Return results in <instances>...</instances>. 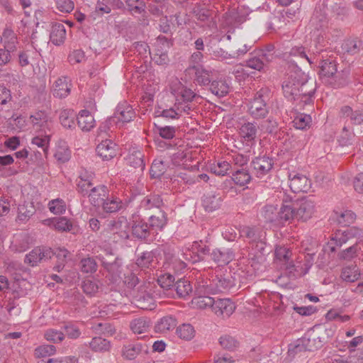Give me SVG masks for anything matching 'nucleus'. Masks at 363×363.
I'll return each instance as SVG.
<instances>
[{
  "label": "nucleus",
  "mask_w": 363,
  "mask_h": 363,
  "mask_svg": "<svg viewBox=\"0 0 363 363\" xmlns=\"http://www.w3.org/2000/svg\"><path fill=\"white\" fill-rule=\"evenodd\" d=\"M235 282L229 272L221 269L215 271V275L204 284L200 285L204 292L217 294L223 292L234 286Z\"/></svg>",
  "instance_id": "7ed1b4c3"
},
{
  "label": "nucleus",
  "mask_w": 363,
  "mask_h": 363,
  "mask_svg": "<svg viewBox=\"0 0 363 363\" xmlns=\"http://www.w3.org/2000/svg\"><path fill=\"white\" fill-rule=\"evenodd\" d=\"M241 235L249 239L250 242L260 244V249L264 248L266 232L259 228L245 226L240 230Z\"/></svg>",
  "instance_id": "f3484780"
},
{
  "label": "nucleus",
  "mask_w": 363,
  "mask_h": 363,
  "mask_svg": "<svg viewBox=\"0 0 363 363\" xmlns=\"http://www.w3.org/2000/svg\"><path fill=\"white\" fill-rule=\"evenodd\" d=\"M60 122L61 125L67 129H72L75 127L76 113L72 109H63L60 111Z\"/></svg>",
  "instance_id": "58836bf2"
},
{
  "label": "nucleus",
  "mask_w": 363,
  "mask_h": 363,
  "mask_svg": "<svg viewBox=\"0 0 363 363\" xmlns=\"http://www.w3.org/2000/svg\"><path fill=\"white\" fill-rule=\"evenodd\" d=\"M274 57L272 54H267L264 50H261L251 55L246 61V66L260 72L264 69L267 64L274 60Z\"/></svg>",
  "instance_id": "4468645a"
},
{
  "label": "nucleus",
  "mask_w": 363,
  "mask_h": 363,
  "mask_svg": "<svg viewBox=\"0 0 363 363\" xmlns=\"http://www.w3.org/2000/svg\"><path fill=\"white\" fill-rule=\"evenodd\" d=\"M33 130L38 133H48L52 128V121L49 115L44 111L33 113L28 120Z\"/></svg>",
  "instance_id": "1a4fd4ad"
},
{
  "label": "nucleus",
  "mask_w": 363,
  "mask_h": 363,
  "mask_svg": "<svg viewBox=\"0 0 363 363\" xmlns=\"http://www.w3.org/2000/svg\"><path fill=\"white\" fill-rule=\"evenodd\" d=\"M274 165L272 159L268 157H257L255 158L251 166L255 175L259 179H262L271 172Z\"/></svg>",
  "instance_id": "f8f14e48"
},
{
  "label": "nucleus",
  "mask_w": 363,
  "mask_h": 363,
  "mask_svg": "<svg viewBox=\"0 0 363 363\" xmlns=\"http://www.w3.org/2000/svg\"><path fill=\"white\" fill-rule=\"evenodd\" d=\"M211 257L219 265H225L234 259L235 255L231 249L220 247L213 250L211 253Z\"/></svg>",
  "instance_id": "412c9836"
},
{
  "label": "nucleus",
  "mask_w": 363,
  "mask_h": 363,
  "mask_svg": "<svg viewBox=\"0 0 363 363\" xmlns=\"http://www.w3.org/2000/svg\"><path fill=\"white\" fill-rule=\"evenodd\" d=\"M66 38V29L61 23H55L52 25L50 39L55 45H60L65 42Z\"/></svg>",
  "instance_id": "f704fd0d"
},
{
  "label": "nucleus",
  "mask_w": 363,
  "mask_h": 363,
  "mask_svg": "<svg viewBox=\"0 0 363 363\" xmlns=\"http://www.w3.org/2000/svg\"><path fill=\"white\" fill-rule=\"evenodd\" d=\"M162 204V199L157 194L147 196L141 201V206L146 209L160 208Z\"/></svg>",
  "instance_id": "603ef678"
},
{
  "label": "nucleus",
  "mask_w": 363,
  "mask_h": 363,
  "mask_svg": "<svg viewBox=\"0 0 363 363\" xmlns=\"http://www.w3.org/2000/svg\"><path fill=\"white\" fill-rule=\"evenodd\" d=\"M210 249L201 240L187 244L183 250V257L190 262L196 263L204 259Z\"/></svg>",
  "instance_id": "6e6552de"
},
{
  "label": "nucleus",
  "mask_w": 363,
  "mask_h": 363,
  "mask_svg": "<svg viewBox=\"0 0 363 363\" xmlns=\"http://www.w3.org/2000/svg\"><path fill=\"white\" fill-rule=\"evenodd\" d=\"M103 210L106 213H115L119 211L122 207L121 200L116 197H111L108 196L101 203Z\"/></svg>",
  "instance_id": "79ce46f5"
},
{
  "label": "nucleus",
  "mask_w": 363,
  "mask_h": 363,
  "mask_svg": "<svg viewBox=\"0 0 363 363\" xmlns=\"http://www.w3.org/2000/svg\"><path fill=\"white\" fill-rule=\"evenodd\" d=\"M355 214L350 210L335 212V218L339 224L346 226L352 223L355 220Z\"/></svg>",
  "instance_id": "8fccbe9b"
},
{
  "label": "nucleus",
  "mask_w": 363,
  "mask_h": 363,
  "mask_svg": "<svg viewBox=\"0 0 363 363\" xmlns=\"http://www.w3.org/2000/svg\"><path fill=\"white\" fill-rule=\"evenodd\" d=\"M71 87L70 79L67 77H60L53 84V96L58 98H65L69 94Z\"/></svg>",
  "instance_id": "4be33fe9"
},
{
  "label": "nucleus",
  "mask_w": 363,
  "mask_h": 363,
  "mask_svg": "<svg viewBox=\"0 0 363 363\" xmlns=\"http://www.w3.org/2000/svg\"><path fill=\"white\" fill-rule=\"evenodd\" d=\"M319 67V76L323 84L336 89L347 83L348 73H337V65L333 60H323L320 62Z\"/></svg>",
  "instance_id": "f03ea898"
},
{
  "label": "nucleus",
  "mask_w": 363,
  "mask_h": 363,
  "mask_svg": "<svg viewBox=\"0 0 363 363\" xmlns=\"http://www.w3.org/2000/svg\"><path fill=\"white\" fill-rule=\"evenodd\" d=\"M49 143L50 136L47 133H39L31 140V144L41 148L45 155L48 153Z\"/></svg>",
  "instance_id": "864d4df0"
},
{
  "label": "nucleus",
  "mask_w": 363,
  "mask_h": 363,
  "mask_svg": "<svg viewBox=\"0 0 363 363\" xmlns=\"http://www.w3.org/2000/svg\"><path fill=\"white\" fill-rule=\"evenodd\" d=\"M214 299V298L208 296H199L193 298L192 303L201 309H206L207 308L212 309Z\"/></svg>",
  "instance_id": "4d7b16f0"
},
{
  "label": "nucleus",
  "mask_w": 363,
  "mask_h": 363,
  "mask_svg": "<svg viewBox=\"0 0 363 363\" xmlns=\"http://www.w3.org/2000/svg\"><path fill=\"white\" fill-rule=\"evenodd\" d=\"M133 235L140 240H149L151 235H153L148 223L140 220L139 218L133 220L132 225Z\"/></svg>",
  "instance_id": "6ab92c4d"
},
{
  "label": "nucleus",
  "mask_w": 363,
  "mask_h": 363,
  "mask_svg": "<svg viewBox=\"0 0 363 363\" xmlns=\"http://www.w3.org/2000/svg\"><path fill=\"white\" fill-rule=\"evenodd\" d=\"M177 294L179 297L185 298L192 291V286L190 281L186 279L178 280L174 285Z\"/></svg>",
  "instance_id": "a18cd8bd"
},
{
  "label": "nucleus",
  "mask_w": 363,
  "mask_h": 363,
  "mask_svg": "<svg viewBox=\"0 0 363 363\" xmlns=\"http://www.w3.org/2000/svg\"><path fill=\"white\" fill-rule=\"evenodd\" d=\"M4 47L12 52L15 51L18 44V38L15 32L9 27L6 26L1 36Z\"/></svg>",
  "instance_id": "473e14b6"
},
{
  "label": "nucleus",
  "mask_w": 363,
  "mask_h": 363,
  "mask_svg": "<svg viewBox=\"0 0 363 363\" xmlns=\"http://www.w3.org/2000/svg\"><path fill=\"white\" fill-rule=\"evenodd\" d=\"M347 240V238L343 233H337L328 242L327 247L330 252H334L336 250V247H341L343 244L346 243Z\"/></svg>",
  "instance_id": "052dcab7"
},
{
  "label": "nucleus",
  "mask_w": 363,
  "mask_h": 363,
  "mask_svg": "<svg viewBox=\"0 0 363 363\" xmlns=\"http://www.w3.org/2000/svg\"><path fill=\"white\" fill-rule=\"evenodd\" d=\"M99 257L101 261L103 267L109 274L113 277H120L122 272V262L121 259L115 257L111 260L110 259L101 257V255H99Z\"/></svg>",
  "instance_id": "c85d7f7f"
},
{
  "label": "nucleus",
  "mask_w": 363,
  "mask_h": 363,
  "mask_svg": "<svg viewBox=\"0 0 363 363\" xmlns=\"http://www.w3.org/2000/svg\"><path fill=\"white\" fill-rule=\"evenodd\" d=\"M209 85L210 90L212 94L218 97H223L226 96L230 90V86L228 82L222 79L213 80Z\"/></svg>",
  "instance_id": "e433bc0d"
},
{
  "label": "nucleus",
  "mask_w": 363,
  "mask_h": 363,
  "mask_svg": "<svg viewBox=\"0 0 363 363\" xmlns=\"http://www.w3.org/2000/svg\"><path fill=\"white\" fill-rule=\"evenodd\" d=\"M360 271L356 265L345 267L342 269L340 278L346 282H354L360 278Z\"/></svg>",
  "instance_id": "4c0bfd02"
},
{
  "label": "nucleus",
  "mask_w": 363,
  "mask_h": 363,
  "mask_svg": "<svg viewBox=\"0 0 363 363\" xmlns=\"http://www.w3.org/2000/svg\"><path fill=\"white\" fill-rule=\"evenodd\" d=\"M269 91L267 89H261L255 94L253 99L247 104V112L255 119L265 118L269 113L267 101Z\"/></svg>",
  "instance_id": "20e7f679"
},
{
  "label": "nucleus",
  "mask_w": 363,
  "mask_h": 363,
  "mask_svg": "<svg viewBox=\"0 0 363 363\" xmlns=\"http://www.w3.org/2000/svg\"><path fill=\"white\" fill-rule=\"evenodd\" d=\"M45 221L48 225L58 231H70L72 228V223L66 217L55 218Z\"/></svg>",
  "instance_id": "ea45409f"
},
{
  "label": "nucleus",
  "mask_w": 363,
  "mask_h": 363,
  "mask_svg": "<svg viewBox=\"0 0 363 363\" xmlns=\"http://www.w3.org/2000/svg\"><path fill=\"white\" fill-rule=\"evenodd\" d=\"M52 255L53 252L50 249L35 247L26 255L25 262L34 267L41 261L50 259Z\"/></svg>",
  "instance_id": "dca6fc26"
},
{
  "label": "nucleus",
  "mask_w": 363,
  "mask_h": 363,
  "mask_svg": "<svg viewBox=\"0 0 363 363\" xmlns=\"http://www.w3.org/2000/svg\"><path fill=\"white\" fill-rule=\"evenodd\" d=\"M340 114L342 118H348L353 125L363 123V111L359 109L354 110L349 106H345L341 108Z\"/></svg>",
  "instance_id": "c756f323"
},
{
  "label": "nucleus",
  "mask_w": 363,
  "mask_h": 363,
  "mask_svg": "<svg viewBox=\"0 0 363 363\" xmlns=\"http://www.w3.org/2000/svg\"><path fill=\"white\" fill-rule=\"evenodd\" d=\"M44 337L48 342L59 343L65 339V335L60 330L50 328L45 331Z\"/></svg>",
  "instance_id": "bf43d9fd"
},
{
  "label": "nucleus",
  "mask_w": 363,
  "mask_h": 363,
  "mask_svg": "<svg viewBox=\"0 0 363 363\" xmlns=\"http://www.w3.org/2000/svg\"><path fill=\"white\" fill-rule=\"evenodd\" d=\"M90 203L94 206H100L103 201L108 196V189L105 185H99L91 188L86 195Z\"/></svg>",
  "instance_id": "a878e982"
},
{
  "label": "nucleus",
  "mask_w": 363,
  "mask_h": 363,
  "mask_svg": "<svg viewBox=\"0 0 363 363\" xmlns=\"http://www.w3.org/2000/svg\"><path fill=\"white\" fill-rule=\"evenodd\" d=\"M176 326V320L172 316L163 317L155 325V330L159 333H166Z\"/></svg>",
  "instance_id": "de8ad7c7"
},
{
  "label": "nucleus",
  "mask_w": 363,
  "mask_h": 363,
  "mask_svg": "<svg viewBox=\"0 0 363 363\" xmlns=\"http://www.w3.org/2000/svg\"><path fill=\"white\" fill-rule=\"evenodd\" d=\"M189 69L194 70L195 81L198 84L201 86L210 84L212 71L206 69L203 66L199 65H194Z\"/></svg>",
  "instance_id": "7c9ffc66"
},
{
  "label": "nucleus",
  "mask_w": 363,
  "mask_h": 363,
  "mask_svg": "<svg viewBox=\"0 0 363 363\" xmlns=\"http://www.w3.org/2000/svg\"><path fill=\"white\" fill-rule=\"evenodd\" d=\"M238 133L245 142H254L257 134V123L254 122H245L241 123L239 127Z\"/></svg>",
  "instance_id": "5701e85b"
},
{
  "label": "nucleus",
  "mask_w": 363,
  "mask_h": 363,
  "mask_svg": "<svg viewBox=\"0 0 363 363\" xmlns=\"http://www.w3.org/2000/svg\"><path fill=\"white\" fill-rule=\"evenodd\" d=\"M77 118L78 125L82 131H90L95 126V119L87 110L81 111Z\"/></svg>",
  "instance_id": "72a5a7b5"
},
{
  "label": "nucleus",
  "mask_w": 363,
  "mask_h": 363,
  "mask_svg": "<svg viewBox=\"0 0 363 363\" xmlns=\"http://www.w3.org/2000/svg\"><path fill=\"white\" fill-rule=\"evenodd\" d=\"M99 281L94 279H86L82 283L84 292L89 296L96 295L99 290Z\"/></svg>",
  "instance_id": "13d9d810"
},
{
  "label": "nucleus",
  "mask_w": 363,
  "mask_h": 363,
  "mask_svg": "<svg viewBox=\"0 0 363 363\" xmlns=\"http://www.w3.org/2000/svg\"><path fill=\"white\" fill-rule=\"evenodd\" d=\"M289 187L293 193L307 192L311 188V180L304 174L291 172L289 174Z\"/></svg>",
  "instance_id": "9b49d317"
},
{
  "label": "nucleus",
  "mask_w": 363,
  "mask_h": 363,
  "mask_svg": "<svg viewBox=\"0 0 363 363\" xmlns=\"http://www.w3.org/2000/svg\"><path fill=\"white\" fill-rule=\"evenodd\" d=\"M222 202V197L220 194L211 191L203 195L202 205L208 212H212L220 208Z\"/></svg>",
  "instance_id": "bb28decb"
},
{
  "label": "nucleus",
  "mask_w": 363,
  "mask_h": 363,
  "mask_svg": "<svg viewBox=\"0 0 363 363\" xmlns=\"http://www.w3.org/2000/svg\"><path fill=\"white\" fill-rule=\"evenodd\" d=\"M232 179L235 184L242 186L250 182L251 176L247 169L241 168L237 169L235 173L233 174Z\"/></svg>",
  "instance_id": "09e8293b"
},
{
  "label": "nucleus",
  "mask_w": 363,
  "mask_h": 363,
  "mask_svg": "<svg viewBox=\"0 0 363 363\" xmlns=\"http://www.w3.org/2000/svg\"><path fill=\"white\" fill-rule=\"evenodd\" d=\"M150 323V320L146 318H136L131 322L130 328L135 334H143L148 330Z\"/></svg>",
  "instance_id": "49530a36"
},
{
  "label": "nucleus",
  "mask_w": 363,
  "mask_h": 363,
  "mask_svg": "<svg viewBox=\"0 0 363 363\" xmlns=\"http://www.w3.org/2000/svg\"><path fill=\"white\" fill-rule=\"evenodd\" d=\"M278 212L275 206L267 204L261 208L259 216L264 222L278 226Z\"/></svg>",
  "instance_id": "2f4dec72"
},
{
  "label": "nucleus",
  "mask_w": 363,
  "mask_h": 363,
  "mask_svg": "<svg viewBox=\"0 0 363 363\" xmlns=\"http://www.w3.org/2000/svg\"><path fill=\"white\" fill-rule=\"evenodd\" d=\"M127 164L134 168H139L140 170H143L145 167V163L143 161V155L138 150L133 149L125 157Z\"/></svg>",
  "instance_id": "c9c22d12"
},
{
  "label": "nucleus",
  "mask_w": 363,
  "mask_h": 363,
  "mask_svg": "<svg viewBox=\"0 0 363 363\" xmlns=\"http://www.w3.org/2000/svg\"><path fill=\"white\" fill-rule=\"evenodd\" d=\"M80 269L84 273H94L97 269L96 261L91 257L84 258L80 262Z\"/></svg>",
  "instance_id": "0e129e2a"
},
{
  "label": "nucleus",
  "mask_w": 363,
  "mask_h": 363,
  "mask_svg": "<svg viewBox=\"0 0 363 363\" xmlns=\"http://www.w3.org/2000/svg\"><path fill=\"white\" fill-rule=\"evenodd\" d=\"M165 172V165L162 160H155L152 164L150 174L152 178H159Z\"/></svg>",
  "instance_id": "774afa93"
},
{
  "label": "nucleus",
  "mask_w": 363,
  "mask_h": 363,
  "mask_svg": "<svg viewBox=\"0 0 363 363\" xmlns=\"http://www.w3.org/2000/svg\"><path fill=\"white\" fill-rule=\"evenodd\" d=\"M160 45H162V50L157 49L156 50H153L154 54L152 59L159 65L166 64L168 60L167 57V50L170 47V43L164 36H159L156 39V45L158 46Z\"/></svg>",
  "instance_id": "b1692460"
},
{
  "label": "nucleus",
  "mask_w": 363,
  "mask_h": 363,
  "mask_svg": "<svg viewBox=\"0 0 363 363\" xmlns=\"http://www.w3.org/2000/svg\"><path fill=\"white\" fill-rule=\"evenodd\" d=\"M50 211L54 214H62L66 211L65 201L60 199H52L48 203Z\"/></svg>",
  "instance_id": "e2e57ef3"
},
{
  "label": "nucleus",
  "mask_w": 363,
  "mask_h": 363,
  "mask_svg": "<svg viewBox=\"0 0 363 363\" xmlns=\"http://www.w3.org/2000/svg\"><path fill=\"white\" fill-rule=\"evenodd\" d=\"M93 187H94V184L89 177L79 176L77 180V189L81 194L86 196Z\"/></svg>",
  "instance_id": "5fc2aeb1"
},
{
  "label": "nucleus",
  "mask_w": 363,
  "mask_h": 363,
  "mask_svg": "<svg viewBox=\"0 0 363 363\" xmlns=\"http://www.w3.org/2000/svg\"><path fill=\"white\" fill-rule=\"evenodd\" d=\"M362 45V42L357 38H350L345 39L343 41L341 45V48L344 52L354 55L359 51Z\"/></svg>",
  "instance_id": "37998d69"
},
{
  "label": "nucleus",
  "mask_w": 363,
  "mask_h": 363,
  "mask_svg": "<svg viewBox=\"0 0 363 363\" xmlns=\"http://www.w3.org/2000/svg\"><path fill=\"white\" fill-rule=\"evenodd\" d=\"M294 206L297 220L307 221L312 218L315 211L314 201L308 198H303L294 201Z\"/></svg>",
  "instance_id": "9d476101"
},
{
  "label": "nucleus",
  "mask_w": 363,
  "mask_h": 363,
  "mask_svg": "<svg viewBox=\"0 0 363 363\" xmlns=\"http://www.w3.org/2000/svg\"><path fill=\"white\" fill-rule=\"evenodd\" d=\"M311 22L315 28L314 35L315 33H318L317 36L320 37L322 40L325 38L328 40H335V37H338L342 34L341 30H335L329 28L326 16L324 14H319L318 11H315Z\"/></svg>",
  "instance_id": "0eeeda50"
},
{
  "label": "nucleus",
  "mask_w": 363,
  "mask_h": 363,
  "mask_svg": "<svg viewBox=\"0 0 363 363\" xmlns=\"http://www.w3.org/2000/svg\"><path fill=\"white\" fill-rule=\"evenodd\" d=\"M108 225L113 233L118 234L121 238L128 239L129 238L130 226L125 217L121 216L116 220L111 221Z\"/></svg>",
  "instance_id": "a211bd4d"
},
{
  "label": "nucleus",
  "mask_w": 363,
  "mask_h": 363,
  "mask_svg": "<svg viewBox=\"0 0 363 363\" xmlns=\"http://www.w3.org/2000/svg\"><path fill=\"white\" fill-rule=\"evenodd\" d=\"M311 122L310 115L300 113L297 115L293 121L294 125L296 128L303 130L309 125Z\"/></svg>",
  "instance_id": "69168bd1"
},
{
  "label": "nucleus",
  "mask_w": 363,
  "mask_h": 363,
  "mask_svg": "<svg viewBox=\"0 0 363 363\" xmlns=\"http://www.w3.org/2000/svg\"><path fill=\"white\" fill-rule=\"evenodd\" d=\"M40 55V52L35 48L27 49L18 55L21 66L25 67L30 63V61L37 60Z\"/></svg>",
  "instance_id": "c03bdc74"
},
{
  "label": "nucleus",
  "mask_w": 363,
  "mask_h": 363,
  "mask_svg": "<svg viewBox=\"0 0 363 363\" xmlns=\"http://www.w3.org/2000/svg\"><path fill=\"white\" fill-rule=\"evenodd\" d=\"M135 305L143 310H152L155 308V300L148 292L139 291L134 297Z\"/></svg>",
  "instance_id": "cd10ccee"
},
{
  "label": "nucleus",
  "mask_w": 363,
  "mask_h": 363,
  "mask_svg": "<svg viewBox=\"0 0 363 363\" xmlns=\"http://www.w3.org/2000/svg\"><path fill=\"white\" fill-rule=\"evenodd\" d=\"M171 91L175 96V102H191L195 97V93L176 80L171 86Z\"/></svg>",
  "instance_id": "2eb2a0df"
},
{
  "label": "nucleus",
  "mask_w": 363,
  "mask_h": 363,
  "mask_svg": "<svg viewBox=\"0 0 363 363\" xmlns=\"http://www.w3.org/2000/svg\"><path fill=\"white\" fill-rule=\"evenodd\" d=\"M56 353V347L52 345H43L35 350V356L38 358L47 357Z\"/></svg>",
  "instance_id": "680f3d73"
},
{
  "label": "nucleus",
  "mask_w": 363,
  "mask_h": 363,
  "mask_svg": "<svg viewBox=\"0 0 363 363\" xmlns=\"http://www.w3.org/2000/svg\"><path fill=\"white\" fill-rule=\"evenodd\" d=\"M306 82L307 76L301 70H295L291 72L282 84L284 96L291 101L299 99L301 95L311 97L313 95V91L306 92L303 90Z\"/></svg>",
  "instance_id": "f257e3e1"
},
{
  "label": "nucleus",
  "mask_w": 363,
  "mask_h": 363,
  "mask_svg": "<svg viewBox=\"0 0 363 363\" xmlns=\"http://www.w3.org/2000/svg\"><path fill=\"white\" fill-rule=\"evenodd\" d=\"M96 152L103 160H110L116 155V145L111 140H105L96 147Z\"/></svg>",
  "instance_id": "aec40b11"
},
{
  "label": "nucleus",
  "mask_w": 363,
  "mask_h": 363,
  "mask_svg": "<svg viewBox=\"0 0 363 363\" xmlns=\"http://www.w3.org/2000/svg\"><path fill=\"white\" fill-rule=\"evenodd\" d=\"M167 224V217L164 212L159 216H151L149 218L148 225L153 235L157 231L161 230Z\"/></svg>",
  "instance_id": "a19ab883"
},
{
  "label": "nucleus",
  "mask_w": 363,
  "mask_h": 363,
  "mask_svg": "<svg viewBox=\"0 0 363 363\" xmlns=\"http://www.w3.org/2000/svg\"><path fill=\"white\" fill-rule=\"evenodd\" d=\"M89 345L90 348L94 352H106L110 348V342L101 337L92 338Z\"/></svg>",
  "instance_id": "3c124183"
},
{
  "label": "nucleus",
  "mask_w": 363,
  "mask_h": 363,
  "mask_svg": "<svg viewBox=\"0 0 363 363\" xmlns=\"http://www.w3.org/2000/svg\"><path fill=\"white\" fill-rule=\"evenodd\" d=\"M135 117V112L127 101H122L119 103L116 108L115 113L113 116L107 119L103 125L99 128L101 131L106 132V130L110 129L111 126L113 124H117L119 122L123 123H129Z\"/></svg>",
  "instance_id": "423d86ee"
},
{
  "label": "nucleus",
  "mask_w": 363,
  "mask_h": 363,
  "mask_svg": "<svg viewBox=\"0 0 363 363\" xmlns=\"http://www.w3.org/2000/svg\"><path fill=\"white\" fill-rule=\"evenodd\" d=\"M196 18L205 23L210 28L216 26V21L213 20L212 13L208 10L201 9L199 11L196 13Z\"/></svg>",
  "instance_id": "338daca9"
},
{
  "label": "nucleus",
  "mask_w": 363,
  "mask_h": 363,
  "mask_svg": "<svg viewBox=\"0 0 363 363\" xmlns=\"http://www.w3.org/2000/svg\"><path fill=\"white\" fill-rule=\"evenodd\" d=\"M147 352V346L140 342H130L125 345L122 350V355L124 358L133 360L142 352Z\"/></svg>",
  "instance_id": "393cba45"
},
{
  "label": "nucleus",
  "mask_w": 363,
  "mask_h": 363,
  "mask_svg": "<svg viewBox=\"0 0 363 363\" xmlns=\"http://www.w3.org/2000/svg\"><path fill=\"white\" fill-rule=\"evenodd\" d=\"M177 334L182 339L190 340L195 335V330L191 324L184 323L177 328Z\"/></svg>",
  "instance_id": "6e6d98bb"
},
{
  "label": "nucleus",
  "mask_w": 363,
  "mask_h": 363,
  "mask_svg": "<svg viewBox=\"0 0 363 363\" xmlns=\"http://www.w3.org/2000/svg\"><path fill=\"white\" fill-rule=\"evenodd\" d=\"M277 197L281 201V208L278 212V226L284 222L296 219V209L294 206V196L287 190L280 189L277 191Z\"/></svg>",
  "instance_id": "39448f33"
},
{
  "label": "nucleus",
  "mask_w": 363,
  "mask_h": 363,
  "mask_svg": "<svg viewBox=\"0 0 363 363\" xmlns=\"http://www.w3.org/2000/svg\"><path fill=\"white\" fill-rule=\"evenodd\" d=\"M235 305L230 298H215L211 311L218 317L229 318L235 311Z\"/></svg>",
  "instance_id": "ddd939ff"
}]
</instances>
